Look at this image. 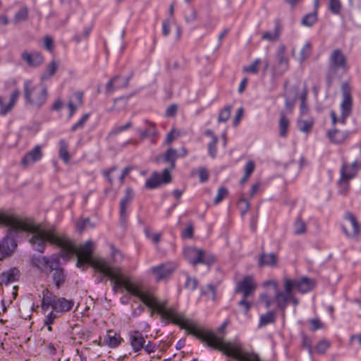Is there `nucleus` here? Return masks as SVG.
Wrapping results in <instances>:
<instances>
[{
    "mask_svg": "<svg viewBox=\"0 0 361 361\" xmlns=\"http://www.w3.org/2000/svg\"><path fill=\"white\" fill-rule=\"evenodd\" d=\"M0 224L9 226L13 230L31 233L32 236L29 242L40 252H44L46 243H49L59 247L66 255H76L78 267L81 268L85 264H90L114 283V290L123 286L128 292L139 298L144 304L150 305L149 300L152 295L151 293L142 291L139 286L122 274L121 268L111 267L105 259L92 256L94 247L92 242L87 241L77 247L66 236L59 235L52 229H45L41 225L8 215L3 211L0 216Z\"/></svg>",
    "mask_w": 361,
    "mask_h": 361,
    "instance_id": "nucleus-1",
    "label": "nucleus"
},
{
    "mask_svg": "<svg viewBox=\"0 0 361 361\" xmlns=\"http://www.w3.org/2000/svg\"><path fill=\"white\" fill-rule=\"evenodd\" d=\"M149 301L150 305H147V306L160 314L163 320L167 323L178 325L181 329H185L190 335L197 338H220L226 335V329L230 323L228 320H226L214 333L212 330L198 326L195 322L186 318L183 313L178 312L174 308L166 307L165 302H159L153 295Z\"/></svg>",
    "mask_w": 361,
    "mask_h": 361,
    "instance_id": "nucleus-2",
    "label": "nucleus"
},
{
    "mask_svg": "<svg viewBox=\"0 0 361 361\" xmlns=\"http://www.w3.org/2000/svg\"><path fill=\"white\" fill-rule=\"evenodd\" d=\"M203 345L217 350L238 361H262L254 353L247 351L238 342L232 340H201Z\"/></svg>",
    "mask_w": 361,
    "mask_h": 361,
    "instance_id": "nucleus-3",
    "label": "nucleus"
},
{
    "mask_svg": "<svg viewBox=\"0 0 361 361\" xmlns=\"http://www.w3.org/2000/svg\"><path fill=\"white\" fill-rule=\"evenodd\" d=\"M24 97L32 105L40 106L47 100V91L42 85H35L32 80H26L24 82Z\"/></svg>",
    "mask_w": 361,
    "mask_h": 361,
    "instance_id": "nucleus-4",
    "label": "nucleus"
},
{
    "mask_svg": "<svg viewBox=\"0 0 361 361\" xmlns=\"http://www.w3.org/2000/svg\"><path fill=\"white\" fill-rule=\"evenodd\" d=\"M73 305L74 302L72 300H68L65 298H59L55 295L52 296L47 289L43 291L42 306L46 311L51 307L56 312H65L70 311Z\"/></svg>",
    "mask_w": 361,
    "mask_h": 361,
    "instance_id": "nucleus-5",
    "label": "nucleus"
},
{
    "mask_svg": "<svg viewBox=\"0 0 361 361\" xmlns=\"http://www.w3.org/2000/svg\"><path fill=\"white\" fill-rule=\"evenodd\" d=\"M348 68L347 59L343 53L340 49L334 50L329 60V78L334 79L336 76H340Z\"/></svg>",
    "mask_w": 361,
    "mask_h": 361,
    "instance_id": "nucleus-6",
    "label": "nucleus"
},
{
    "mask_svg": "<svg viewBox=\"0 0 361 361\" xmlns=\"http://www.w3.org/2000/svg\"><path fill=\"white\" fill-rule=\"evenodd\" d=\"M183 254L185 258L194 265L205 264L209 266L215 261V257L212 254L197 247H185Z\"/></svg>",
    "mask_w": 361,
    "mask_h": 361,
    "instance_id": "nucleus-7",
    "label": "nucleus"
},
{
    "mask_svg": "<svg viewBox=\"0 0 361 361\" xmlns=\"http://www.w3.org/2000/svg\"><path fill=\"white\" fill-rule=\"evenodd\" d=\"M352 111V99L350 93L345 90L343 92V99L341 104L339 111H331V122L334 125L341 123L344 125L346 118L350 116Z\"/></svg>",
    "mask_w": 361,
    "mask_h": 361,
    "instance_id": "nucleus-8",
    "label": "nucleus"
},
{
    "mask_svg": "<svg viewBox=\"0 0 361 361\" xmlns=\"http://www.w3.org/2000/svg\"><path fill=\"white\" fill-rule=\"evenodd\" d=\"M341 227L345 235L350 238H357L361 232V226L357 217L350 212L345 213Z\"/></svg>",
    "mask_w": 361,
    "mask_h": 361,
    "instance_id": "nucleus-9",
    "label": "nucleus"
},
{
    "mask_svg": "<svg viewBox=\"0 0 361 361\" xmlns=\"http://www.w3.org/2000/svg\"><path fill=\"white\" fill-rule=\"evenodd\" d=\"M314 286V282L307 278H302L299 281L284 279V288L288 294L290 293L293 289H297L301 293H307L311 290Z\"/></svg>",
    "mask_w": 361,
    "mask_h": 361,
    "instance_id": "nucleus-10",
    "label": "nucleus"
},
{
    "mask_svg": "<svg viewBox=\"0 0 361 361\" xmlns=\"http://www.w3.org/2000/svg\"><path fill=\"white\" fill-rule=\"evenodd\" d=\"M257 288V284L252 276H246L237 282L235 293H242L245 298L251 296Z\"/></svg>",
    "mask_w": 361,
    "mask_h": 361,
    "instance_id": "nucleus-11",
    "label": "nucleus"
},
{
    "mask_svg": "<svg viewBox=\"0 0 361 361\" xmlns=\"http://www.w3.org/2000/svg\"><path fill=\"white\" fill-rule=\"evenodd\" d=\"M276 64L274 66V71L279 74H283L289 69V59L286 55L285 46H280L276 52Z\"/></svg>",
    "mask_w": 361,
    "mask_h": 361,
    "instance_id": "nucleus-12",
    "label": "nucleus"
},
{
    "mask_svg": "<svg viewBox=\"0 0 361 361\" xmlns=\"http://www.w3.org/2000/svg\"><path fill=\"white\" fill-rule=\"evenodd\" d=\"M42 157V147L40 145H36L23 156L20 161V164L23 168H27L40 161Z\"/></svg>",
    "mask_w": 361,
    "mask_h": 361,
    "instance_id": "nucleus-13",
    "label": "nucleus"
},
{
    "mask_svg": "<svg viewBox=\"0 0 361 361\" xmlns=\"http://www.w3.org/2000/svg\"><path fill=\"white\" fill-rule=\"evenodd\" d=\"M33 264L38 269L47 273L53 271V269L59 267V259H49L45 257H39L32 259Z\"/></svg>",
    "mask_w": 361,
    "mask_h": 361,
    "instance_id": "nucleus-14",
    "label": "nucleus"
},
{
    "mask_svg": "<svg viewBox=\"0 0 361 361\" xmlns=\"http://www.w3.org/2000/svg\"><path fill=\"white\" fill-rule=\"evenodd\" d=\"M303 346L306 348L310 353H324L329 347L327 340H303Z\"/></svg>",
    "mask_w": 361,
    "mask_h": 361,
    "instance_id": "nucleus-15",
    "label": "nucleus"
},
{
    "mask_svg": "<svg viewBox=\"0 0 361 361\" xmlns=\"http://www.w3.org/2000/svg\"><path fill=\"white\" fill-rule=\"evenodd\" d=\"M20 94L18 90L13 91L7 102L4 101V97L0 94V116H5L13 109Z\"/></svg>",
    "mask_w": 361,
    "mask_h": 361,
    "instance_id": "nucleus-16",
    "label": "nucleus"
},
{
    "mask_svg": "<svg viewBox=\"0 0 361 361\" xmlns=\"http://www.w3.org/2000/svg\"><path fill=\"white\" fill-rule=\"evenodd\" d=\"M176 267L173 264H161L152 269L157 281L168 277L176 269Z\"/></svg>",
    "mask_w": 361,
    "mask_h": 361,
    "instance_id": "nucleus-17",
    "label": "nucleus"
},
{
    "mask_svg": "<svg viewBox=\"0 0 361 361\" xmlns=\"http://www.w3.org/2000/svg\"><path fill=\"white\" fill-rule=\"evenodd\" d=\"M314 119L310 114H300L297 121V127L298 130L305 133H309L313 128Z\"/></svg>",
    "mask_w": 361,
    "mask_h": 361,
    "instance_id": "nucleus-18",
    "label": "nucleus"
},
{
    "mask_svg": "<svg viewBox=\"0 0 361 361\" xmlns=\"http://www.w3.org/2000/svg\"><path fill=\"white\" fill-rule=\"evenodd\" d=\"M16 246L17 245L13 239L8 237L5 238L3 242L0 243V259L10 255Z\"/></svg>",
    "mask_w": 361,
    "mask_h": 361,
    "instance_id": "nucleus-19",
    "label": "nucleus"
},
{
    "mask_svg": "<svg viewBox=\"0 0 361 361\" xmlns=\"http://www.w3.org/2000/svg\"><path fill=\"white\" fill-rule=\"evenodd\" d=\"M357 171V162L355 161L351 164H343L341 170V178L342 181L353 178Z\"/></svg>",
    "mask_w": 361,
    "mask_h": 361,
    "instance_id": "nucleus-20",
    "label": "nucleus"
},
{
    "mask_svg": "<svg viewBox=\"0 0 361 361\" xmlns=\"http://www.w3.org/2000/svg\"><path fill=\"white\" fill-rule=\"evenodd\" d=\"M22 59L31 66H37L42 63L43 56L39 53H29L24 51L22 54Z\"/></svg>",
    "mask_w": 361,
    "mask_h": 361,
    "instance_id": "nucleus-21",
    "label": "nucleus"
},
{
    "mask_svg": "<svg viewBox=\"0 0 361 361\" xmlns=\"http://www.w3.org/2000/svg\"><path fill=\"white\" fill-rule=\"evenodd\" d=\"M134 197L133 189L128 188L126 190L125 195L120 202V214L122 218L126 216V209Z\"/></svg>",
    "mask_w": 361,
    "mask_h": 361,
    "instance_id": "nucleus-22",
    "label": "nucleus"
},
{
    "mask_svg": "<svg viewBox=\"0 0 361 361\" xmlns=\"http://www.w3.org/2000/svg\"><path fill=\"white\" fill-rule=\"evenodd\" d=\"M278 262V257L276 254L269 253L266 254L263 253L260 255L259 259V266H269V267H276Z\"/></svg>",
    "mask_w": 361,
    "mask_h": 361,
    "instance_id": "nucleus-23",
    "label": "nucleus"
},
{
    "mask_svg": "<svg viewBox=\"0 0 361 361\" xmlns=\"http://www.w3.org/2000/svg\"><path fill=\"white\" fill-rule=\"evenodd\" d=\"M82 97L83 94L80 92H76L73 94V97L68 104V106L70 109V117L75 114L77 106H80L82 104Z\"/></svg>",
    "mask_w": 361,
    "mask_h": 361,
    "instance_id": "nucleus-24",
    "label": "nucleus"
},
{
    "mask_svg": "<svg viewBox=\"0 0 361 361\" xmlns=\"http://www.w3.org/2000/svg\"><path fill=\"white\" fill-rule=\"evenodd\" d=\"M68 142L65 140H60L59 142V156L65 164H68L71 159L68 152Z\"/></svg>",
    "mask_w": 361,
    "mask_h": 361,
    "instance_id": "nucleus-25",
    "label": "nucleus"
},
{
    "mask_svg": "<svg viewBox=\"0 0 361 361\" xmlns=\"http://www.w3.org/2000/svg\"><path fill=\"white\" fill-rule=\"evenodd\" d=\"M290 126V120L286 116L284 112L280 114V118L279 121V135L281 137H286L288 134V131Z\"/></svg>",
    "mask_w": 361,
    "mask_h": 361,
    "instance_id": "nucleus-26",
    "label": "nucleus"
},
{
    "mask_svg": "<svg viewBox=\"0 0 361 361\" xmlns=\"http://www.w3.org/2000/svg\"><path fill=\"white\" fill-rule=\"evenodd\" d=\"M18 271L16 269H13L2 274L1 281L7 285L16 281L18 279Z\"/></svg>",
    "mask_w": 361,
    "mask_h": 361,
    "instance_id": "nucleus-27",
    "label": "nucleus"
},
{
    "mask_svg": "<svg viewBox=\"0 0 361 361\" xmlns=\"http://www.w3.org/2000/svg\"><path fill=\"white\" fill-rule=\"evenodd\" d=\"M147 128L145 130L139 129L138 132L141 137L155 136L157 135V130L155 127V124L146 121Z\"/></svg>",
    "mask_w": 361,
    "mask_h": 361,
    "instance_id": "nucleus-28",
    "label": "nucleus"
},
{
    "mask_svg": "<svg viewBox=\"0 0 361 361\" xmlns=\"http://www.w3.org/2000/svg\"><path fill=\"white\" fill-rule=\"evenodd\" d=\"M205 134L212 137V141L208 144V150H209V153L210 156L212 157H215V156L216 154V145L218 142V138L209 130H207L205 132Z\"/></svg>",
    "mask_w": 361,
    "mask_h": 361,
    "instance_id": "nucleus-29",
    "label": "nucleus"
},
{
    "mask_svg": "<svg viewBox=\"0 0 361 361\" xmlns=\"http://www.w3.org/2000/svg\"><path fill=\"white\" fill-rule=\"evenodd\" d=\"M328 135L330 140L335 143L343 142L347 137L345 132L339 131L337 130L329 131Z\"/></svg>",
    "mask_w": 361,
    "mask_h": 361,
    "instance_id": "nucleus-30",
    "label": "nucleus"
},
{
    "mask_svg": "<svg viewBox=\"0 0 361 361\" xmlns=\"http://www.w3.org/2000/svg\"><path fill=\"white\" fill-rule=\"evenodd\" d=\"M291 298V293L288 294L281 292H278L275 295V300L278 304L279 307L284 309L287 305L288 300Z\"/></svg>",
    "mask_w": 361,
    "mask_h": 361,
    "instance_id": "nucleus-31",
    "label": "nucleus"
},
{
    "mask_svg": "<svg viewBox=\"0 0 361 361\" xmlns=\"http://www.w3.org/2000/svg\"><path fill=\"white\" fill-rule=\"evenodd\" d=\"M58 69V63L55 61H51L47 66L45 72L42 75V80H47L53 76Z\"/></svg>",
    "mask_w": 361,
    "mask_h": 361,
    "instance_id": "nucleus-32",
    "label": "nucleus"
},
{
    "mask_svg": "<svg viewBox=\"0 0 361 361\" xmlns=\"http://www.w3.org/2000/svg\"><path fill=\"white\" fill-rule=\"evenodd\" d=\"M55 271L53 276V279L55 282L56 286L57 288H59V287L64 283L65 281V276L63 274V270L59 267L56 269H53V271Z\"/></svg>",
    "mask_w": 361,
    "mask_h": 361,
    "instance_id": "nucleus-33",
    "label": "nucleus"
},
{
    "mask_svg": "<svg viewBox=\"0 0 361 361\" xmlns=\"http://www.w3.org/2000/svg\"><path fill=\"white\" fill-rule=\"evenodd\" d=\"M161 176L158 173H154L152 177L147 180L145 185L147 188H155L162 185L160 180Z\"/></svg>",
    "mask_w": 361,
    "mask_h": 361,
    "instance_id": "nucleus-34",
    "label": "nucleus"
},
{
    "mask_svg": "<svg viewBox=\"0 0 361 361\" xmlns=\"http://www.w3.org/2000/svg\"><path fill=\"white\" fill-rule=\"evenodd\" d=\"M275 321V314L273 312H268L262 314L259 318V326H262L269 324L274 323Z\"/></svg>",
    "mask_w": 361,
    "mask_h": 361,
    "instance_id": "nucleus-35",
    "label": "nucleus"
},
{
    "mask_svg": "<svg viewBox=\"0 0 361 361\" xmlns=\"http://www.w3.org/2000/svg\"><path fill=\"white\" fill-rule=\"evenodd\" d=\"M306 230L307 226L305 222L300 218H298L293 225L294 233L296 235L304 234L306 232Z\"/></svg>",
    "mask_w": 361,
    "mask_h": 361,
    "instance_id": "nucleus-36",
    "label": "nucleus"
},
{
    "mask_svg": "<svg viewBox=\"0 0 361 361\" xmlns=\"http://www.w3.org/2000/svg\"><path fill=\"white\" fill-rule=\"evenodd\" d=\"M312 53V44L310 42H306L303 47H302L298 59L300 61L306 60Z\"/></svg>",
    "mask_w": 361,
    "mask_h": 361,
    "instance_id": "nucleus-37",
    "label": "nucleus"
},
{
    "mask_svg": "<svg viewBox=\"0 0 361 361\" xmlns=\"http://www.w3.org/2000/svg\"><path fill=\"white\" fill-rule=\"evenodd\" d=\"M261 64V60L259 59H255L250 65L244 66L243 71L244 73L256 74L259 71V67Z\"/></svg>",
    "mask_w": 361,
    "mask_h": 361,
    "instance_id": "nucleus-38",
    "label": "nucleus"
},
{
    "mask_svg": "<svg viewBox=\"0 0 361 361\" xmlns=\"http://www.w3.org/2000/svg\"><path fill=\"white\" fill-rule=\"evenodd\" d=\"M178 157L176 150L173 149H169L167 152L163 155L164 160L170 161L171 163V169L175 167V159Z\"/></svg>",
    "mask_w": 361,
    "mask_h": 361,
    "instance_id": "nucleus-39",
    "label": "nucleus"
},
{
    "mask_svg": "<svg viewBox=\"0 0 361 361\" xmlns=\"http://www.w3.org/2000/svg\"><path fill=\"white\" fill-rule=\"evenodd\" d=\"M28 18V9L26 7L20 8L14 16L13 22L18 23L25 21Z\"/></svg>",
    "mask_w": 361,
    "mask_h": 361,
    "instance_id": "nucleus-40",
    "label": "nucleus"
},
{
    "mask_svg": "<svg viewBox=\"0 0 361 361\" xmlns=\"http://www.w3.org/2000/svg\"><path fill=\"white\" fill-rule=\"evenodd\" d=\"M317 20V12H313L311 13L307 14L302 20V25L308 27H311L313 25L316 21Z\"/></svg>",
    "mask_w": 361,
    "mask_h": 361,
    "instance_id": "nucleus-41",
    "label": "nucleus"
},
{
    "mask_svg": "<svg viewBox=\"0 0 361 361\" xmlns=\"http://www.w3.org/2000/svg\"><path fill=\"white\" fill-rule=\"evenodd\" d=\"M279 37V31L278 29L274 30V31H267L262 35V39L263 40H267L270 42H274L278 39Z\"/></svg>",
    "mask_w": 361,
    "mask_h": 361,
    "instance_id": "nucleus-42",
    "label": "nucleus"
},
{
    "mask_svg": "<svg viewBox=\"0 0 361 361\" xmlns=\"http://www.w3.org/2000/svg\"><path fill=\"white\" fill-rule=\"evenodd\" d=\"M231 108L230 106L224 107L219 113L218 120L219 122L227 121L231 116Z\"/></svg>",
    "mask_w": 361,
    "mask_h": 361,
    "instance_id": "nucleus-43",
    "label": "nucleus"
},
{
    "mask_svg": "<svg viewBox=\"0 0 361 361\" xmlns=\"http://www.w3.org/2000/svg\"><path fill=\"white\" fill-rule=\"evenodd\" d=\"M181 132L180 130L173 128L167 134L166 137V142L168 145H170L173 140L177 139L179 136H180Z\"/></svg>",
    "mask_w": 361,
    "mask_h": 361,
    "instance_id": "nucleus-44",
    "label": "nucleus"
},
{
    "mask_svg": "<svg viewBox=\"0 0 361 361\" xmlns=\"http://www.w3.org/2000/svg\"><path fill=\"white\" fill-rule=\"evenodd\" d=\"M104 176L108 178L109 182L111 184H113L115 178L116 177L118 178L119 173L117 171L116 167H113L110 169L109 171L104 172Z\"/></svg>",
    "mask_w": 361,
    "mask_h": 361,
    "instance_id": "nucleus-45",
    "label": "nucleus"
},
{
    "mask_svg": "<svg viewBox=\"0 0 361 361\" xmlns=\"http://www.w3.org/2000/svg\"><path fill=\"white\" fill-rule=\"evenodd\" d=\"M227 195L228 190L225 188H219L214 199V203L219 204L227 196Z\"/></svg>",
    "mask_w": 361,
    "mask_h": 361,
    "instance_id": "nucleus-46",
    "label": "nucleus"
},
{
    "mask_svg": "<svg viewBox=\"0 0 361 361\" xmlns=\"http://www.w3.org/2000/svg\"><path fill=\"white\" fill-rule=\"evenodd\" d=\"M329 8L334 13H338L341 8L340 0H329Z\"/></svg>",
    "mask_w": 361,
    "mask_h": 361,
    "instance_id": "nucleus-47",
    "label": "nucleus"
},
{
    "mask_svg": "<svg viewBox=\"0 0 361 361\" xmlns=\"http://www.w3.org/2000/svg\"><path fill=\"white\" fill-rule=\"evenodd\" d=\"M57 317V315L54 312H49L44 320L45 325L47 326V329L48 331L51 330V324L54 322V319Z\"/></svg>",
    "mask_w": 361,
    "mask_h": 361,
    "instance_id": "nucleus-48",
    "label": "nucleus"
},
{
    "mask_svg": "<svg viewBox=\"0 0 361 361\" xmlns=\"http://www.w3.org/2000/svg\"><path fill=\"white\" fill-rule=\"evenodd\" d=\"M203 293L206 295L208 300L214 301L215 300V288L212 286H207L203 290Z\"/></svg>",
    "mask_w": 361,
    "mask_h": 361,
    "instance_id": "nucleus-49",
    "label": "nucleus"
},
{
    "mask_svg": "<svg viewBox=\"0 0 361 361\" xmlns=\"http://www.w3.org/2000/svg\"><path fill=\"white\" fill-rule=\"evenodd\" d=\"M133 126V123L131 121H128L127 123H126L123 126H119L115 127L111 132V134L116 135L118 133H121L122 131L126 130L129 128H130Z\"/></svg>",
    "mask_w": 361,
    "mask_h": 361,
    "instance_id": "nucleus-50",
    "label": "nucleus"
},
{
    "mask_svg": "<svg viewBox=\"0 0 361 361\" xmlns=\"http://www.w3.org/2000/svg\"><path fill=\"white\" fill-rule=\"evenodd\" d=\"M157 348V345L153 342H152L150 340H147V342L146 343V341L144 342V346L143 350L147 353H151L155 351V350Z\"/></svg>",
    "mask_w": 361,
    "mask_h": 361,
    "instance_id": "nucleus-51",
    "label": "nucleus"
},
{
    "mask_svg": "<svg viewBox=\"0 0 361 361\" xmlns=\"http://www.w3.org/2000/svg\"><path fill=\"white\" fill-rule=\"evenodd\" d=\"M159 176H161L160 180L161 181L162 184L169 183L171 180V176L170 171L169 169H164L162 171V173L159 174Z\"/></svg>",
    "mask_w": 361,
    "mask_h": 361,
    "instance_id": "nucleus-52",
    "label": "nucleus"
},
{
    "mask_svg": "<svg viewBox=\"0 0 361 361\" xmlns=\"http://www.w3.org/2000/svg\"><path fill=\"white\" fill-rule=\"evenodd\" d=\"M89 118V114H85L80 120L78 122H77L76 123H75L72 128H71V130L72 131H75L76 130H78V128H82L85 123H86V121H87Z\"/></svg>",
    "mask_w": 361,
    "mask_h": 361,
    "instance_id": "nucleus-53",
    "label": "nucleus"
},
{
    "mask_svg": "<svg viewBox=\"0 0 361 361\" xmlns=\"http://www.w3.org/2000/svg\"><path fill=\"white\" fill-rule=\"evenodd\" d=\"M145 340H130V345L135 352L143 349Z\"/></svg>",
    "mask_w": 361,
    "mask_h": 361,
    "instance_id": "nucleus-54",
    "label": "nucleus"
},
{
    "mask_svg": "<svg viewBox=\"0 0 361 361\" xmlns=\"http://www.w3.org/2000/svg\"><path fill=\"white\" fill-rule=\"evenodd\" d=\"M348 182V180H344L343 181H342V178H340L338 184L340 187V192L341 194L345 195L348 192L349 189Z\"/></svg>",
    "mask_w": 361,
    "mask_h": 361,
    "instance_id": "nucleus-55",
    "label": "nucleus"
},
{
    "mask_svg": "<svg viewBox=\"0 0 361 361\" xmlns=\"http://www.w3.org/2000/svg\"><path fill=\"white\" fill-rule=\"evenodd\" d=\"M145 234L147 238H150L154 243H159L161 238V234L157 233H152L149 229L145 230Z\"/></svg>",
    "mask_w": 361,
    "mask_h": 361,
    "instance_id": "nucleus-56",
    "label": "nucleus"
},
{
    "mask_svg": "<svg viewBox=\"0 0 361 361\" xmlns=\"http://www.w3.org/2000/svg\"><path fill=\"white\" fill-rule=\"evenodd\" d=\"M255 164L254 161H249L246 164L245 169H244L245 174H246L247 176H250L252 173L253 171L255 170Z\"/></svg>",
    "mask_w": 361,
    "mask_h": 361,
    "instance_id": "nucleus-57",
    "label": "nucleus"
},
{
    "mask_svg": "<svg viewBox=\"0 0 361 361\" xmlns=\"http://www.w3.org/2000/svg\"><path fill=\"white\" fill-rule=\"evenodd\" d=\"M44 47L49 51H52L54 49V42L51 37H45L44 38Z\"/></svg>",
    "mask_w": 361,
    "mask_h": 361,
    "instance_id": "nucleus-58",
    "label": "nucleus"
},
{
    "mask_svg": "<svg viewBox=\"0 0 361 361\" xmlns=\"http://www.w3.org/2000/svg\"><path fill=\"white\" fill-rule=\"evenodd\" d=\"M99 341H108L107 350L110 348H116L121 344V340H99Z\"/></svg>",
    "mask_w": 361,
    "mask_h": 361,
    "instance_id": "nucleus-59",
    "label": "nucleus"
},
{
    "mask_svg": "<svg viewBox=\"0 0 361 361\" xmlns=\"http://www.w3.org/2000/svg\"><path fill=\"white\" fill-rule=\"evenodd\" d=\"M247 298L243 297V299L239 302V305L241 306L245 313H247L250 309L251 305L250 303L247 300Z\"/></svg>",
    "mask_w": 361,
    "mask_h": 361,
    "instance_id": "nucleus-60",
    "label": "nucleus"
},
{
    "mask_svg": "<svg viewBox=\"0 0 361 361\" xmlns=\"http://www.w3.org/2000/svg\"><path fill=\"white\" fill-rule=\"evenodd\" d=\"M90 219H80L77 222V228L80 232H82L83 230L85 228L87 224L89 223Z\"/></svg>",
    "mask_w": 361,
    "mask_h": 361,
    "instance_id": "nucleus-61",
    "label": "nucleus"
},
{
    "mask_svg": "<svg viewBox=\"0 0 361 361\" xmlns=\"http://www.w3.org/2000/svg\"><path fill=\"white\" fill-rule=\"evenodd\" d=\"M322 326V323L317 319H314L310 321V329L313 331L318 330Z\"/></svg>",
    "mask_w": 361,
    "mask_h": 361,
    "instance_id": "nucleus-62",
    "label": "nucleus"
},
{
    "mask_svg": "<svg viewBox=\"0 0 361 361\" xmlns=\"http://www.w3.org/2000/svg\"><path fill=\"white\" fill-rule=\"evenodd\" d=\"M178 106L175 104L169 106L166 111V116L171 117L174 116L177 112Z\"/></svg>",
    "mask_w": 361,
    "mask_h": 361,
    "instance_id": "nucleus-63",
    "label": "nucleus"
},
{
    "mask_svg": "<svg viewBox=\"0 0 361 361\" xmlns=\"http://www.w3.org/2000/svg\"><path fill=\"white\" fill-rule=\"evenodd\" d=\"M131 167H126L122 171L121 173H119L118 179L120 180L121 185L123 183L126 176L131 171Z\"/></svg>",
    "mask_w": 361,
    "mask_h": 361,
    "instance_id": "nucleus-64",
    "label": "nucleus"
}]
</instances>
